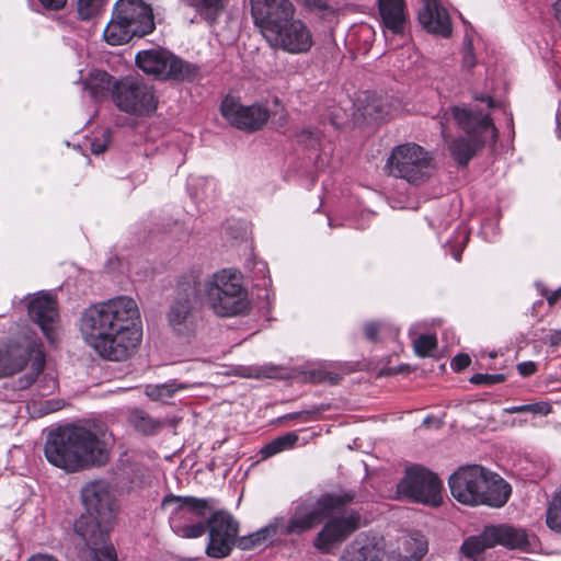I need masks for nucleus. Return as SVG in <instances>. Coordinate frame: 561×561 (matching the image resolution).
<instances>
[{"instance_id":"69168bd1","label":"nucleus","mask_w":561,"mask_h":561,"mask_svg":"<svg viewBox=\"0 0 561 561\" xmlns=\"http://www.w3.org/2000/svg\"><path fill=\"white\" fill-rule=\"evenodd\" d=\"M448 114H449V112H448V111H446V112H445V114H444V118H446V116H447Z\"/></svg>"},{"instance_id":"a878e982","label":"nucleus","mask_w":561,"mask_h":561,"mask_svg":"<svg viewBox=\"0 0 561 561\" xmlns=\"http://www.w3.org/2000/svg\"><path fill=\"white\" fill-rule=\"evenodd\" d=\"M494 548V541L490 536L489 527L476 536L467 537L459 548V553L470 561H481L485 550Z\"/></svg>"},{"instance_id":"f257e3e1","label":"nucleus","mask_w":561,"mask_h":561,"mask_svg":"<svg viewBox=\"0 0 561 561\" xmlns=\"http://www.w3.org/2000/svg\"><path fill=\"white\" fill-rule=\"evenodd\" d=\"M81 335L102 358L125 360L141 342L140 312L128 296H117L85 308L80 317Z\"/></svg>"},{"instance_id":"4be33fe9","label":"nucleus","mask_w":561,"mask_h":561,"mask_svg":"<svg viewBox=\"0 0 561 561\" xmlns=\"http://www.w3.org/2000/svg\"><path fill=\"white\" fill-rule=\"evenodd\" d=\"M417 18L427 32L443 37L450 36L453 31L450 18L438 0H423Z\"/></svg>"},{"instance_id":"20e7f679","label":"nucleus","mask_w":561,"mask_h":561,"mask_svg":"<svg viewBox=\"0 0 561 561\" xmlns=\"http://www.w3.org/2000/svg\"><path fill=\"white\" fill-rule=\"evenodd\" d=\"M81 500L87 516L75 523V531L88 550L80 561H117L108 530L115 519V508L110 485L105 481H91L81 489Z\"/></svg>"},{"instance_id":"6e6d98bb","label":"nucleus","mask_w":561,"mask_h":561,"mask_svg":"<svg viewBox=\"0 0 561 561\" xmlns=\"http://www.w3.org/2000/svg\"><path fill=\"white\" fill-rule=\"evenodd\" d=\"M28 561H57L54 557L48 554H37L28 559Z\"/></svg>"},{"instance_id":"cd10ccee","label":"nucleus","mask_w":561,"mask_h":561,"mask_svg":"<svg viewBox=\"0 0 561 561\" xmlns=\"http://www.w3.org/2000/svg\"><path fill=\"white\" fill-rule=\"evenodd\" d=\"M428 551V543L424 535L419 531L410 533L404 537L402 550L390 561H420Z\"/></svg>"},{"instance_id":"052dcab7","label":"nucleus","mask_w":561,"mask_h":561,"mask_svg":"<svg viewBox=\"0 0 561 561\" xmlns=\"http://www.w3.org/2000/svg\"><path fill=\"white\" fill-rule=\"evenodd\" d=\"M440 125H442V135L446 139V127H445V124L443 121H440Z\"/></svg>"},{"instance_id":"9b49d317","label":"nucleus","mask_w":561,"mask_h":561,"mask_svg":"<svg viewBox=\"0 0 561 561\" xmlns=\"http://www.w3.org/2000/svg\"><path fill=\"white\" fill-rule=\"evenodd\" d=\"M31 362V371L18 380L19 389H26L35 381L45 365L43 351L32 343L0 342V378L13 376Z\"/></svg>"},{"instance_id":"f3484780","label":"nucleus","mask_w":561,"mask_h":561,"mask_svg":"<svg viewBox=\"0 0 561 561\" xmlns=\"http://www.w3.org/2000/svg\"><path fill=\"white\" fill-rule=\"evenodd\" d=\"M220 111L230 125L245 131L261 129L270 117L265 106L260 104L245 106L230 96L221 102Z\"/></svg>"},{"instance_id":"4d7b16f0","label":"nucleus","mask_w":561,"mask_h":561,"mask_svg":"<svg viewBox=\"0 0 561 561\" xmlns=\"http://www.w3.org/2000/svg\"><path fill=\"white\" fill-rule=\"evenodd\" d=\"M45 405H46V408L44 410L45 413H50V412H54V411H57L60 409V407L57 402L53 403L51 401H46Z\"/></svg>"},{"instance_id":"c03bdc74","label":"nucleus","mask_w":561,"mask_h":561,"mask_svg":"<svg viewBox=\"0 0 561 561\" xmlns=\"http://www.w3.org/2000/svg\"><path fill=\"white\" fill-rule=\"evenodd\" d=\"M551 412V407L546 402H537L529 404L528 413L547 415Z\"/></svg>"},{"instance_id":"0e129e2a","label":"nucleus","mask_w":561,"mask_h":561,"mask_svg":"<svg viewBox=\"0 0 561 561\" xmlns=\"http://www.w3.org/2000/svg\"><path fill=\"white\" fill-rule=\"evenodd\" d=\"M264 376H266V377H273V374H272V373H264Z\"/></svg>"},{"instance_id":"ea45409f","label":"nucleus","mask_w":561,"mask_h":561,"mask_svg":"<svg viewBox=\"0 0 561 561\" xmlns=\"http://www.w3.org/2000/svg\"><path fill=\"white\" fill-rule=\"evenodd\" d=\"M505 379H506L505 375H503V374H494V375H491V374H474L470 378V382H472L474 385L491 386V385L503 382Z\"/></svg>"},{"instance_id":"7c9ffc66","label":"nucleus","mask_w":561,"mask_h":561,"mask_svg":"<svg viewBox=\"0 0 561 561\" xmlns=\"http://www.w3.org/2000/svg\"><path fill=\"white\" fill-rule=\"evenodd\" d=\"M128 421L136 431L145 435H153L163 426V422L152 417L149 413L140 409L131 410Z\"/></svg>"},{"instance_id":"dca6fc26","label":"nucleus","mask_w":561,"mask_h":561,"mask_svg":"<svg viewBox=\"0 0 561 561\" xmlns=\"http://www.w3.org/2000/svg\"><path fill=\"white\" fill-rule=\"evenodd\" d=\"M273 47L288 54H304L309 51L313 44L309 27L294 16L288 22L282 23L276 30L265 35Z\"/></svg>"},{"instance_id":"c85d7f7f","label":"nucleus","mask_w":561,"mask_h":561,"mask_svg":"<svg viewBox=\"0 0 561 561\" xmlns=\"http://www.w3.org/2000/svg\"><path fill=\"white\" fill-rule=\"evenodd\" d=\"M135 36H137L136 32L121 21L119 16L113 12V16L103 32L105 42L110 45L118 46L128 43Z\"/></svg>"},{"instance_id":"c9c22d12","label":"nucleus","mask_w":561,"mask_h":561,"mask_svg":"<svg viewBox=\"0 0 561 561\" xmlns=\"http://www.w3.org/2000/svg\"><path fill=\"white\" fill-rule=\"evenodd\" d=\"M307 379L313 383L335 385L341 380V375L335 371L328 370L324 367L314 368L306 374Z\"/></svg>"},{"instance_id":"423d86ee","label":"nucleus","mask_w":561,"mask_h":561,"mask_svg":"<svg viewBox=\"0 0 561 561\" xmlns=\"http://www.w3.org/2000/svg\"><path fill=\"white\" fill-rule=\"evenodd\" d=\"M215 507L213 499L167 494L161 510L168 514L172 531L181 538H199L207 531V522Z\"/></svg>"},{"instance_id":"412c9836","label":"nucleus","mask_w":561,"mask_h":561,"mask_svg":"<svg viewBox=\"0 0 561 561\" xmlns=\"http://www.w3.org/2000/svg\"><path fill=\"white\" fill-rule=\"evenodd\" d=\"M28 316L54 343L57 339L59 317L56 300L49 294H39L28 302Z\"/></svg>"},{"instance_id":"4c0bfd02","label":"nucleus","mask_w":561,"mask_h":561,"mask_svg":"<svg viewBox=\"0 0 561 561\" xmlns=\"http://www.w3.org/2000/svg\"><path fill=\"white\" fill-rule=\"evenodd\" d=\"M106 0H78V14L81 20H91L103 9Z\"/></svg>"},{"instance_id":"5fc2aeb1","label":"nucleus","mask_w":561,"mask_h":561,"mask_svg":"<svg viewBox=\"0 0 561 561\" xmlns=\"http://www.w3.org/2000/svg\"><path fill=\"white\" fill-rule=\"evenodd\" d=\"M552 9H553V15H554L557 22L559 23V25H561V0H557L553 3Z\"/></svg>"},{"instance_id":"c756f323","label":"nucleus","mask_w":561,"mask_h":561,"mask_svg":"<svg viewBox=\"0 0 561 561\" xmlns=\"http://www.w3.org/2000/svg\"><path fill=\"white\" fill-rule=\"evenodd\" d=\"M112 79L113 78L107 72L95 70L85 81L84 90L89 92L94 101H101L106 98L111 89L112 92L114 91Z\"/></svg>"},{"instance_id":"3c124183","label":"nucleus","mask_w":561,"mask_h":561,"mask_svg":"<svg viewBox=\"0 0 561 561\" xmlns=\"http://www.w3.org/2000/svg\"><path fill=\"white\" fill-rule=\"evenodd\" d=\"M547 342L551 346H559V345H561V331H559V330L550 331L549 335H547Z\"/></svg>"},{"instance_id":"aec40b11","label":"nucleus","mask_w":561,"mask_h":561,"mask_svg":"<svg viewBox=\"0 0 561 561\" xmlns=\"http://www.w3.org/2000/svg\"><path fill=\"white\" fill-rule=\"evenodd\" d=\"M113 12L136 32L137 37H142L154 28L152 9L144 0H118Z\"/></svg>"},{"instance_id":"5701e85b","label":"nucleus","mask_w":561,"mask_h":561,"mask_svg":"<svg viewBox=\"0 0 561 561\" xmlns=\"http://www.w3.org/2000/svg\"><path fill=\"white\" fill-rule=\"evenodd\" d=\"M357 110L364 118L381 121L392 116L399 110V101L388 95L364 92L358 99Z\"/></svg>"},{"instance_id":"0eeeda50","label":"nucleus","mask_w":561,"mask_h":561,"mask_svg":"<svg viewBox=\"0 0 561 561\" xmlns=\"http://www.w3.org/2000/svg\"><path fill=\"white\" fill-rule=\"evenodd\" d=\"M450 115L465 136L454 138L448 142V150L459 165H467L473 156L484 146L489 136L495 138L497 130L488 113L474 111L465 106H454Z\"/></svg>"},{"instance_id":"6e6552de","label":"nucleus","mask_w":561,"mask_h":561,"mask_svg":"<svg viewBox=\"0 0 561 561\" xmlns=\"http://www.w3.org/2000/svg\"><path fill=\"white\" fill-rule=\"evenodd\" d=\"M202 274L199 271L185 273L178 283L176 294L167 312L172 332L190 337L195 334L199 320L202 298Z\"/></svg>"},{"instance_id":"a18cd8bd","label":"nucleus","mask_w":561,"mask_h":561,"mask_svg":"<svg viewBox=\"0 0 561 561\" xmlns=\"http://www.w3.org/2000/svg\"><path fill=\"white\" fill-rule=\"evenodd\" d=\"M537 369V365L534 362H523L517 365V370L523 377L533 375Z\"/></svg>"},{"instance_id":"39448f33","label":"nucleus","mask_w":561,"mask_h":561,"mask_svg":"<svg viewBox=\"0 0 561 561\" xmlns=\"http://www.w3.org/2000/svg\"><path fill=\"white\" fill-rule=\"evenodd\" d=\"M448 484L458 502L471 506L502 507L512 492L502 477L478 465L460 467L449 477Z\"/></svg>"},{"instance_id":"79ce46f5","label":"nucleus","mask_w":561,"mask_h":561,"mask_svg":"<svg viewBox=\"0 0 561 561\" xmlns=\"http://www.w3.org/2000/svg\"><path fill=\"white\" fill-rule=\"evenodd\" d=\"M470 363H471L470 356L467 354L460 353L453 358L450 365L454 370L460 371V370H463L465 368H467L470 365Z\"/></svg>"},{"instance_id":"b1692460","label":"nucleus","mask_w":561,"mask_h":561,"mask_svg":"<svg viewBox=\"0 0 561 561\" xmlns=\"http://www.w3.org/2000/svg\"><path fill=\"white\" fill-rule=\"evenodd\" d=\"M494 547L500 545L508 549L528 550L530 542L525 529L502 524L488 526Z\"/></svg>"},{"instance_id":"bb28decb","label":"nucleus","mask_w":561,"mask_h":561,"mask_svg":"<svg viewBox=\"0 0 561 561\" xmlns=\"http://www.w3.org/2000/svg\"><path fill=\"white\" fill-rule=\"evenodd\" d=\"M379 13L387 28L400 33L405 23L403 0H379Z\"/></svg>"},{"instance_id":"49530a36","label":"nucleus","mask_w":561,"mask_h":561,"mask_svg":"<svg viewBox=\"0 0 561 561\" xmlns=\"http://www.w3.org/2000/svg\"><path fill=\"white\" fill-rule=\"evenodd\" d=\"M462 64H463V67H466L468 69H471L472 67L476 66V57L472 53V46H471L470 42L468 43L467 50L463 55Z\"/></svg>"},{"instance_id":"37998d69","label":"nucleus","mask_w":561,"mask_h":561,"mask_svg":"<svg viewBox=\"0 0 561 561\" xmlns=\"http://www.w3.org/2000/svg\"><path fill=\"white\" fill-rule=\"evenodd\" d=\"M383 328V324L376 323V322H369L366 323L364 327L365 335L369 341L376 342L378 340L377 334L381 329Z\"/></svg>"},{"instance_id":"4468645a","label":"nucleus","mask_w":561,"mask_h":561,"mask_svg":"<svg viewBox=\"0 0 561 561\" xmlns=\"http://www.w3.org/2000/svg\"><path fill=\"white\" fill-rule=\"evenodd\" d=\"M112 98L118 110L130 115H149L157 107L152 85L136 77H125L114 82Z\"/></svg>"},{"instance_id":"ddd939ff","label":"nucleus","mask_w":561,"mask_h":561,"mask_svg":"<svg viewBox=\"0 0 561 561\" xmlns=\"http://www.w3.org/2000/svg\"><path fill=\"white\" fill-rule=\"evenodd\" d=\"M442 490L443 482L438 476L422 466L407 468L397 485L400 496L434 507L442 503Z\"/></svg>"},{"instance_id":"473e14b6","label":"nucleus","mask_w":561,"mask_h":561,"mask_svg":"<svg viewBox=\"0 0 561 561\" xmlns=\"http://www.w3.org/2000/svg\"><path fill=\"white\" fill-rule=\"evenodd\" d=\"M298 440V436L296 433L290 432L285 435L278 436L261 449L262 458L272 457L278 453L287 450L291 448Z\"/></svg>"},{"instance_id":"7ed1b4c3","label":"nucleus","mask_w":561,"mask_h":561,"mask_svg":"<svg viewBox=\"0 0 561 561\" xmlns=\"http://www.w3.org/2000/svg\"><path fill=\"white\" fill-rule=\"evenodd\" d=\"M353 493H325L321 496L306 495L300 497L294 505L290 517L285 520L283 517L274 518L268 525L247 536L237 538L236 546L241 550H251L265 546L276 535L300 536L316 526L334 511L351 503Z\"/></svg>"},{"instance_id":"9d476101","label":"nucleus","mask_w":561,"mask_h":561,"mask_svg":"<svg viewBox=\"0 0 561 561\" xmlns=\"http://www.w3.org/2000/svg\"><path fill=\"white\" fill-rule=\"evenodd\" d=\"M387 168L390 175L421 185L432 176L433 157L423 147L408 142L393 148Z\"/></svg>"},{"instance_id":"2eb2a0df","label":"nucleus","mask_w":561,"mask_h":561,"mask_svg":"<svg viewBox=\"0 0 561 561\" xmlns=\"http://www.w3.org/2000/svg\"><path fill=\"white\" fill-rule=\"evenodd\" d=\"M239 528V522L228 511L214 510L207 522L206 554L214 559L228 557L236 546Z\"/></svg>"},{"instance_id":"1a4fd4ad","label":"nucleus","mask_w":561,"mask_h":561,"mask_svg":"<svg viewBox=\"0 0 561 561\" xmlns=\"http://www.w3.org/2000/svg\"><path fill=\"white\" fill-rule=\"evenodd\" d=\"M201 289L208 307L219 317H234L249 307L247 290L239 276L229 270L216 272L202 280Z\"/></svg>"},{"instance_id":"a19ab883","label":"nucleus","mask_w":561,"mask_h":561,"mask_svg":"<svg viewBox=\"0 0 561 561\" xmlns=\"http://www.w3.org/2000/svg\"><path fill=\"white\" fill-rule=\"evenodd\" d=\"M41 396H48L55 391V389L58 387V381L53 376L45 375L43 379L41 380Z\"/></svg>"},{"instance_id":"f704fd0d","label":"nucleus","mask_w":561,"mask_h":561,"mask_svg":"<svg viewBox=\"0 0 561 561\" xmlns=\"http://www.w3.org/2000/svg\"><path fill=\"white\" fill-rule=\"evenodd\" d=\"M183 383L168 382L161 385H149L146 387V394L152 400H164L171 398L178 390L185 389Z\"/></svg>"},{"instance_id":"a211bd4d","label":"nucleus","mask_w":561,"mask_h":561,"mask_svg":"<svg viewBox=\"0 0 561 561\" xmlns=\"http://www.w3.org/2000/svg\"><path fill=\"white\" fill-rule=\"evenodd\" d=\"M254 24L265 36L282 23L288 22L295 14L290 0H250Z\"/></svg>"},{"instance_id":"e433bc0d","label":"nucleus","mask_w":561,"mask_h":561,"mask_svg":"<svg viewBox=\"0 0 561 561\" xmlns=\"http://www.w3.org/2000/svg\"><path fill=\"white\" fill-rule=\"evenodd\" d=\"M436 346V336L432 334H422L413 341L414 352L419 357L432 356Z\"/></svg>"},{"instance_id":"2f4dec72","label":"nucleus","mask_w":561,"mask_h":561,"mask_svg":"<svg viewBox=\"0 0 561 561\" xmlns=\"http://www.w3.org/2000/svg\"><path fill=\"white\" fill-rule=\"evenodd\" d=\"M208 22L214 23L224 9L222 0H184Z\"/></svg>"},{"instance_id":"f8f14e48","label":"nucleus","mask_w":561,"mask_h":561,"mask_svg":"<svg viewBox=\"0 0 561 561\" xmlns=\"http://www.w3.org/2000/svg\"><path fill=\"white\" fill-rule=\"evenodd\" d=\"M135 60L145 73L162 80H193L198 70L196 66L163 48L138 51Z\"/></svg>"},{"instance_id":"6ab92c4d","label":"nucleus","mask_w":561,"mask_h":561,"mask_svg":"<svg viewBox=\"0 0 561 561\" xmlns=\"http://www.w3.org/2000/svg\"><path fill=\"white\" fill-rule=\"evenodd\" d=\"M360 516L351 511L331 517L317 534L313 546L321 552H329L333 546L343 542L359 528Z\"/></svg>"},{"instance_id":"680f3d73","label":"nucleus","mask_w":561,"mask_h":561,"mask_svg":"<svg viewBox=\"0 0 561 561\" xmlns=\"http://www.w3.org/2000/svg\"><path fill=\"white\" fill-rule=\"evenodd\" d=\"M454 257L459 262L461 260V254L459 252H454Z\"/></svg>"},{"instance_id":"603ef678","label":"nucleus","mask_w":561,"mask_h":561,"mask_svg":"<svg viewBox=\"0 0 561 561\" xmlns=\"http://www.w3.org/2000/svg\"><path fill=\"white\" fill-rule=\"evenodd\" d=\"M529 404H523V405H512L504 408V412L507 414H515V413H528Z\"/></svg>"},{"instance_id":"e2e57ef3","label":"nucleus","mask_w":561,"mask_h":561,"mask_svg":"<svg viewBox=\"0 0 561 561\" xmlns=\"http://www.w3.org/2000/svg\"><path fill=\"white\" fill-rule=\"evenodd\" d=\"M431 421H432V417H431V416H427V417H425V419H424L423 424H424L425 426H428V424H430V422H431Z\"/></svg>"},{"instance_id":"bf43d9fd","label":"nucleus","mask_w":561,"mask_h":561,"mask_svg":"<svg viewBox=\"0 0 561 561\" xmlns=\"http://www.w3.org/2000/svg\"><path fill=\"white\" fill-rule=\"evenodd\" d=\"M476 100H480V101H486L488 103V107L489 108H492L495 106V103L493 101V99L491 96H474Z\"/></svg>"},{"instance_id":"58836bf2","label":"nucleus","mask_w":561,"mask_h":561,"mask_svg":"<svg viewBox=\"0 0 561 561\" xmlns=\"http://www.w3.org/2000/svg\"><path fill=\"white\" fill-rule=\"evenodd\" d=\"M110 145V130H102L100 136H96L90 140V149L93 154L103 153Z\"/></svg>"},{"instance_id":"de8ad7c7","label":"nucleus","mask_w":561,"mask_h":561,"mask_svg":"<svg viewBox=\"0 0 561 561\" xmlns=\"http://www.w3.org/2000/svg\"><path fill=\"white\" fill-rule=\"evenodd\" d=\"M300 140L306 142L308 146H314L318 142L319 137L317 133L306 129L300 134Z\"/></svg>"},{"instance_id":"f03ea898","label":"nucleus","mask_w":561,"mask_h":561,"mask_svg":"<svg viewBox=\"0 0 561 561\" xmlns=\"http://www.w3.org/2000/svg\"><path fill=\"white\" fill-rule=\"evenodd\" d=\"M107 428L96 422L66 425L47 435L44 454L49 463L77 472L108 460Z\"/></svg>"},{"instance_id":"8fccbe9b","label":"nucleus","mask_w":561,"mask_h":561,"mask_svg":"<svg viewBox=\"0 0 561 561\" xmlns=\"http://www.w3.org/2000/svg\"><path fill=\"white\" fill-rule=\"evenodd\" d=\"M45 8L58 10L66 4V0H38Z\"/></svg>"},{"instance_id":"09e8293b","label":"nucleus","mask_w":561,"mask_h":561,"mask_svg":"<svg viewBox=\"0 0 561 561\" xmlns=\"http://www.w3.org/2000/svg\"><path fill=\"white\" fill-rule=\"evenodd\" d=\"M304 4L312 10L323 11L328 9L327 0H301Z\"/></svg>"},{"instance_id":"72a5a7b5","label":"nucleus","mask_w":561,"mask_h":561,"mask_svg":"<svg viewBox=\"0 0 561 561\" xmlns=\"http://www.w3.org/2000/svg\"><path fill=\"white\" fill-rule=\"evenodd\" d=\"M546 525L551 531L561 535V489L552 495L548 503Z\"/></svg>"},{"instance_id":"864d4df0","label":"nucleus","mask_w":561,"mask_h":561,"mask_svg":"<svg viewBox=\"0 0 561 561\" xmlns=\"http://www.w3.org/2000/svg\"><path fill=\"white\" fill-rule=\"evenodd\" d=\"M546 298L549 306H553L561 298V287L551 293H548Z\"/></svg>"},{"instance_id":"13d9d810","label":"nucleus","mask_w":561,"mask_h":561,"mask_svg":"<svg viewBox=\"0 0 561 561\" xmlns=\"http://www.w3.org/2000/svg\"><path fill=\"white\" fill-rule=\"evenodd\" d=\"M535 286L541 296L547 297L549 290L541 282H536Z\"/></svg>"},{"instance_id":"393cba45","label":"nucleus","mask_w":561,"mask_h":561,"mask_svg":"<svg viewBox=\"0 0 561 561\" xmlns=\"http://www.w3.org/2000/svg\"><path fill=\"white\" fill-rule=\"evenodd\" d=\"M340 561H383V550L374 538L358 536L344 549Z\"/></svg>"}]
</instances>
